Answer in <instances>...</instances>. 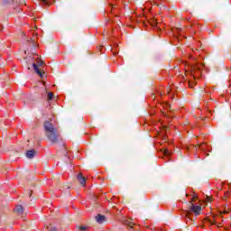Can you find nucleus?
Wrapping results in <instances>:
<instances>
[{
	"instance_id": "8",
	"label": "nucleus",
	"mask_w": 231,
	"mask_h": 231,
	"mask_svg": "<svg viewBox=\"0 0 231 231\" xmlns=\"http://www.w3.org/2000/svg\"><path fill=\"white\" fill-rule=\"evenodd\" d=\"M14 211L17 212V214H23V206L21 205L16 206V208H14Z\"/></svg>"
},
{
	"instance_id": "10",
	"label": "nucleus",
	"mask_w": 231,
	"mask_h": 231,
	"mask_svg": "<svg viewBox=\"0 0 231 231\" xmlns=\"http://www.w3.org/2000/svg\"><path fill=\"white\" fill-rule=\"evenodd\" d=\"M125 225H127V226H129L130 228H133L134 226V223L131 221H126Z\"/></svg>"
},
{
	"instance_id": "14",
	"label": "nucleus",
	"mask_w": 231,
	"mask_h": 231,
	"mask_svg": "<svg viewBox=\"0 0 231 231\" xmlns=\"http://www.w3.org/2000/svg\"><path fill=\"white\" fill-rule=\"evenodd\" d=\"M43 5H50V0H41Z\"/></svg>"
},
{
	"instance_id": "15",
	"label": "nucleus",
	"mask_w": 231,
	"mask_h": 231,
	"mask_svg": "<svg viewBox=\"0 0 231 231\" xmlns=\"http://www.w3.org/2000/svg\"><path fill=\"white\" fill-rule=\"evenodd\" d=\"M164 154L165 156H169V154H171V152H169V150H164Z\"/></svg>"
},
{
	"instance_id": "12",
	"label": "nucleus",
	"mask_w": 231,
	"mask_h": 231,
	"mask_svg": "<svg viewBox=\"0 0 231 231\" xmlns=\"http://www.w3.org/2000/svg\"><path fill=\"white\" fill-rule=\"evenodd\" d=\"M86 230H88V226H79V231H86Z\"/></svg>"
},
{
	"instance_id": "4",
	"label": "nucleus",
	"mask_w": 231,
	"mask_h": 231,
	"mask_svg": "<svg viewBox=\"0 0 231 231\" xmlns=\"http://www.w3.org/2000/svg\"><path fill=\"white\" fill-rule=\"evenodd\" d=\"M36 62L37 63H33V65H32L33 69H34L35 73H37V75H39L41 77V79H42L43 72L41 71V69H39V67L43 66L44 62L42 61V60H41L39 58L36 60Z\"/></svg>"
},
{
	"instance_id": "7",
	"label": "nucleus",
	"mask_w": 231,
	"mask_h": 231,
	"mask_svg": "<svg viewBox=\"0 0 231 231\" xmlns=\"http://www.w3.org/2000/svg\"><path fill=\"white\" fill-rule=\"evenodd\" d=\"M78 180L81 185H86V177H83L82 173L78 174Z\"/></svg>"
},
{
	"instance_id": "16",
	"label": "nucleus",
	"mask_w": 231,
	"mask_h": 231,
	"mask_svg": "<svg viewBox=\"0 0 231 231\" xmlns=\"http://www.w3.org/2000/svg\"><path fill=\"white\" fill-rule=\"evenodd\" d=\"M10 1H12L13 3H15V0H10ZM10 1L9 0H4V3H10Z\"/></svg>"
},
{
	"instance_id": "19",
	"label": "nucleus",
	"mask_w": 231,
	"mask_h": 231,
	"mask_svg": "<svg viewBox=\"0 0 231 231\" xmlns=\"http://www.w3.org/2000/svg\"><path fill=\"white\" fill-rule=\"evenodd\" d=\"M16 12H21V8H19V9H16Z\"/></svg>"
},
{
	"instance_id": "17",
	"label": "nucleus",
	"mask_w": 231,
	"mask_h": 231,
	"mask_svg": "<svg viewBox=\"0 0 231 231\" xmlns=\"http://www.w3.org/2000/svg\"><path fill=\"white\" fill-rule=\"evenodd\" d=\"M116 5H113V4H110V8L111 10H113Z\"/></svg>"
},
{
	"instance_id": "1",
	"label": "nucleus",
	"mask_w": 231,
	"mask_h": 231,
	"mask_svg": "<svg viewBox=\"0 0 231 231\" xmlns=\"http://www.w3.org/2000/svg\"><path fill=\"white\" fill-rule=\"evenodd\" d=\"M43 129L45 136L51 142V143H57L59 142V132H57L51 122L46 121L43 124Z\"/></svg>"
},
{
	"instance_id": "3",
	"label": "nucleus",
	"mask_w": 231,
	"mask_h": 231,
	"mask_svg": "<svg viewBox=\"0 0 231 231\" xmlns=\"http://www.w3.org/2000/svg\"><path fill=\"white\" fill-rule=\"evenodd\" d=\"M201 69H203V65L196 63L194 65H189L185 69L186 75H190L193 79H199L201 77Z\"/></svg>"
},
{
	"instance_id": "11",
	"label": "nucleus",
	"mask_w": 231,
	"mask_h": 231,
	"mask_svg": "<svg viewBox=\"0 0 231 231\" xmlns=\"http://www.w3.org/2000/svg\"><path fill=\"white\" fill-rule=\"evenodd\" d=\"M47 98H48V100H52V99H53V93L49 92V93L47 94Z\"/></svg>"
},
{
	"instance_id": "6",
	"label": "nucleus",
	"mask_w": 231,
	"mask_h": 231,
	"mask_svg": "<svg viewBox=\"0 0 231 231\" xmlns=\"http://www.w3.org/2000/svg\"><path fill=\"white\" fill-rule=\"evenodd\" d=\"M36 152H37L35 150H29L26 152V156H27V158L32 160V158H34Z\"/></svg>"
},
{
	"instance_id": "5",
	"label": "nucleus",
	"mask_w": 231,
	"mask_h": 231,
	"mask_svg": "<svg viewBox=\"0 0 231 231\" xmlns=\"http://www.w3.org/2000/svg\"><path fill=\"white\" fill-rule=\"evenodd\" d=\"M97 223H99V225H102L106 221V216L98 214L96 217Z\"/></svg>"
},
{
	"instance_id": "2",
	"label": "nucleus",
	"mask_w": 231,
	"mask_h": 231,
	"mask_svg": "<svg viewBox=\"0 0 231 231\" xmlns=\"http://www.w3.org/2000/svg\"><path fill=\"white\" fill-rule=\"evenodd\" d=\"M197 199H198V195H193V197L191 198V200L189 201V204L191 205L190 208L189 210L186 211V217L190 221L194 219L192 218L193 214H195V216H199L201 214V206H196L192 204V202L196 201Z\"/></svg>"
},
{
	"instance_id": "18",
	"label": "nucleus",
	"mask_w": 231,
	"mask_h": 231,
	"mask_svg": "<svg viewBox=\"0 0 231 231\" xmlns=\"http://www.w3.org/2000/svg\"><path fill=\"white\" fill-rule=\"evenodd\" d=\"M51 231H57V228L51 227Z\"/></svg>"
},
{
	"instance_id": "13",
	"label": "nucleus",
	"mask_w": 231,
	"mask_h": 231,
	"mask_svg": "<svg viewBox=\"0 0 231 231\" xmlns=\"http://www.w3.org/2000/svg\"><path fill=\"white\" fill-rule=\"evenodd\" d=\"M24 0H19V1H16V4L20 5L21 6H23V5H24Z\"/></svg>"
},
{
	"instance_id": "9",
	"label": "nucleus",
	"mask_w": 231,
	"mask_h": 231,
	"mask_svg": "<svg viewBox=\"0 0 231 231\" xmlns=\"http://www.w3.org/2000/svg\"><path fill=\"white\" fill-rule=\"evenodd\" d=\"M162 106L166 111H171V105L169 103H164Z\"/></svg>"
},
{
	"instance_id": "20",
	"label": "nucleus",
	"mask_w": 231,
	"mask_h": 231,
	"mask_svg": "<svg viewBox=\"0 0 231 231\" xmlns=\"http://www.w3.org/2000/svg\"><path fill=\"white\" fill-rule=\"evenodd\" d=\"M189 59H192V55H189Z\"/></svg>"
}]
</instances>
